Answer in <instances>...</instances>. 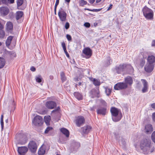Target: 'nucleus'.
I'll return each instance as SVG.
<instances>
[{"instance_id":"obj_51","label":"nucleus","mask_w":155,"mask_h":155,"mask_svg":"<svg viewBox=\"0 0 155 155\" xmlns=\"http://www.w3.org/2000/svg\"><path fill=\"white\" fill-rule=\"evenodd\" d=\"M0 123L1 126L2 130H3L4 128V122L3 120H0Z\"/></svg>"},{"instance_id":"obj_54","label":"nucleus","mask_w":155,"mask_h":155,"mask_svg":"<svg viewBox=\"0 0 155 155\" xmlns=\"http://www.w3.org/2000/svg\"><path fill=\"white\" fill-rule=\"evenodd\" d=\"M64 51L65 53V54L66 56L67 57H68V58H69V55L68 54V52H67L66 49L65 50H64Z\"/></svg>"},{"instance_id":"obj_1","label":"nucleus","mask_w":155,"mask_h":155,"mask_svg":"<svg viewBox=\"0 0 155 155\" xmlns=\"http://www.w3.org/2000/svg\"><path fill=\"white\" fill-rule=\"evenodd\" d=\"M140 147L142 153L145 155L153 152L154 147L151 144V140L149 139H143L140 142Z\"/></svg>"},{"instance_id":"obj_20","label":"nucleus","mask_w":155,"mask_h":155,"mask_svg":"<svg viewBox=\"0 0 155 155\" xmlns=\"http://www.w3.org/2000/svg\"><path fill=\"white\" fill-rule=\"evenodd\" d=\"M154 66L153 64L148 63L144 67L145 70L147 72H151L153 70Z\"/></svg>"},{"instance_id":"obj_36","label":"nucleus","mask_w":155,"mask_h":155,"mask_svg":"<svg viewBox=\"0 0 155 155\" xmlns=\"http://www.w3.org/2000/svg\"><path fill=\"white\" fill-rule=\"evenodd\" d=\"M80 6L83 7L87 4V2L84 0H80L79 2Z\"/></svg>"},{"instance_id":"obj_25","label":"nucleus","mask_w":155,"mask_h":155,"mask_svg":"<svg viewBox=\"0 0 155 155\" xmlns=\"http://www.w3.org/2000/svg\"><path fill=\"white\" fill-rule=\"evenodd\" d=\"M74 96L78 100H82L83 99V95L82 94L78 92H74Z\"/></svg>"},{"instance_id":"obj_21","label":"nucleus","mask_w":155,"mask_h":155,"mask_svg":"<svg viewBox=\"0 0 155 155\" xmlns=\"http://www.w3.org/2000/svg\"><path fill=\"white\" fill-rule=\"evenodd\" d=\"M19 140V143L21 144H24L27 141V138L26 135H22L20 137Z\"/></svg>"},{"instance_id":"obj_19","label":"nucleus","mask_w":155,"mask_h":155,"mask_svg":"<svg viewBox=\"0 0 155 155\" xmlns=\"http://www.w3.org/2000/svg\"><path fill=\"white\" fill-rule=\"evenodd\" d=\"M124 83H126V84L128 86H131L133 83V79L132 77L128 76L124 78Z\"/></svg>"},{"instance_id":"obj_7","label":"nucleus","mask_w":155,"mask_h":155,"mask_svg":"<svg viewBox=\"0 0 155 155\" xmlns=\"http://www.w3.org/2000/svg\"><path fill=\"white\" fill-rule=\"evenodd\" d=\"M126 64H123L118 66H116L114 69L116 72L118 74H120L122 72L126 71Z\"/></svg>"},{"instance_id":"obj_22","label":"nucleus","mask_w":155,"mask_h":155,"mask_svg":"<svg viewBox=\"0 0 155 155\" xmlns=\"http://www.w3.org/2000/svg\"><path fill=\"white\" fill-rule=\"evenodd\" d=\"M6 30L7 31L11 33H12L13 28V25L12 23L11 22H8L6 24Z\"/></svg>"},{"instance_id":"obj_46","label":"nucleus","mask_w":155,"mask_h":155,"mask_svg":"<svg viewBox=\"0 0 155 155\" xmlns=\"http://www.w3.org/2000/svg\"><path fill=\"white\" fill-rule=\"evenodd\" d=\"M60 108L59 107H58L57 108H56L54 110H53L52 111L51 113H55L56 112H58L60 110Z\"/></svg>"},{"instance_id":"obj_28","label":"nucleus","mask_w":155,"mask_h":155,"mask_svg":"<svg viewBox=\"0 0 155 155\" xmlns=\"http://www.w3.org/2000/svg\"><path fill=\"white\" fill-rule=\"evenodd\" d=\"M44 118L46 124L48 126H49L50 125V122L51 120V117L49 116H45V117Z\"/></svg>"},{"instance_id":"obj_3","label":"nucleus","mask_w":155,"mask_h":155,"mask_svg":"<svg viewBox=\"0 0 155 155\" xmlns=\"http://www.w3.org/2000/svg\"><path fill=\"white\" fill-rule=\"evenodd\" d=\"M142 11L143 15L146 19L148 20L153 19L154 12L151 9L145 6L143 8Z\"/></svg>"},{"instance_id":"obj_44","label":"nucleus","mask_w":155,"mask_h":155,"mask_svg":"<svg viewBox=\"0 0 155 155\" xmlns=\"http://www.w3.org/2000/svg\"><path fill=\"white\" fill-rule=\"evenodd\" d=\"M151 137L152 141L155 143V131H153L152 133Z\"/></svg>"},{"instance_id":"obj_50","label":"nucleus","mask_w":155,"mask_h":155,"mask_svg":"<svg viewBox=\"0 0 155 155\" xmlns=\"http://www.w3.org/2000/svg\"><path fill=\"white\" fill-rule=\"evenodd\" d=\"M84 26L87 28H89L91 26L90 24L88 22H86L84 24Z\"/></svg>"},{"instance_id":"obj_4","label":"nucleus","mask_w":155,"mask_h":155,"mask_svg":"<svg viewBox=\"0 0 155 155\" xmlns=\"http://www.w3.org/2000/svg\"><path fill=\"white\" fill-rule=\"evenodd\" d=\"M89 96L91 98L95 97L99 98L101 97L99 87L96 88H93L89 91Z\"/></svg>"},{"instance_id":"obj_18","label":"nucleus","mask_w":155,"mask_h":155,"mask_svg":"<svg viewBox=\"0 0 155 155\" xmlns=\"http://www.w3.org/2000/svg\"><path fill=\"white\" fill-rule=\"evenodd\" d=\"M91 127L89 125L85 126L81 128L83 134H87L91 130Z\"/></svg>"},{"instance_id":"obj_45","label":"nucleus","mask_w":155,"mask_h":155,"mask_svg":"<svg viewBox=\"0 0 155 155\" xmlns=\"http://www.w3.org/2000/svg\"><path fill=\"white\" fill-rule=\"evenodd\" d=\"M10 54L11 57H15L16 56L15 53L14 51H11L10 52Z\"/></svg>"},{"instance_id":"obj_55","label":"nucleus","mask_w":155,"mask_h":155,"mask_svg":"<svg viewBox=\"0 0 155 155\" xmlns=\"http://www.w3.org/2000/svg\"><path fill=\"white\" fill-rule=\"evenodd\" d=\"M152 119L153 121L155 122V113H153L152 114Z\"/></svg>"},{"instance_id":"obj_29","label":"nucleus","mask_w":155,"mask_h":155,"mask_svg":"<svg viewBox=\"0 0 155 155\" xmlns=\"http://www.w3.org/2000/svg\"><path fill=\"white\" fill-rule=\"evenodd\" d=\"M126 71L133 72L134 71V68L130 64H126Z\"/></svg>"},{"instance_id":"obj_41","label":"nucleus","mask_w":155,"mask_h":155,"mask_svg":"<svg viewBox=\"0 0 155 155\" xmlns=\"http://www.w3.org/2000/svg\"><path fill=\"white\" fill-rule=\"evenodd\" d=\"M148 3L150 5H153L155 9V0H149Z\"/></svg>"},{"instance_id":"obj_2","label":"nucleus","mask_w":155,"mask_h":155,"mask_svg":"<svg viewBox=\"0 0 155 155\" xmlns=\"http://www.w3.org/2000/svg\"><path fill=\"white\" fill-rule=\"evenodd\" d=\"M110 111L112 120L115 122L120 121L122 117V114L120 110L114 107L111 108Z\"/></svg>"},{"instance_id":"obj_40","label":"nucleus","mask_w":155,"mask_h":155,"mask_svg":"<svg viewBox=\"0 0 155 155\" xmlns=\"http://www.w3.org/2000/svg\"><path fill=\"white\" fill-rule=\"evenodd\" d=\"M36 81L38 83H41L42 81V78L41 76L39 75L35 78Z\"/></svg>"},{"instance_id":"obj_15","label":"nucleus","mask_w":155,"mask_h":155,"mask_svg":"<svg viewBox=\"0 0 155 155\" xmlns=\"http://www.w3.org/2000/svg\"><path fill=\"white\" fill-rule=\"evenodd\" d=\"M153 130L152 125L150 124H147L145 126L144 132L147 134H150Z\"/></svg>"},{"instance_id":"obj_11","label":"nucleus","mask_w":155,"mask_h":155,"mask_svg":"<svg viewBox=\"0 0 155 155\" xmlns=\"http://www.w3.org/2000/svg\"><path fill=\"white\" fill-rule=\"evenodd\" d=\"M82 53L85 55L86 58H89L92 55V51L89 47H86L83 49Z\"/></svg>"},{"instance_id":"obj_64","label":"nucleus","mask_w":155,"mask_h":155,"mask_svg":"<svg viewBox=\"0 0 155 155\" xmlns=\"http://www.w3.org/2000/svg\"><path fill=\"white\" fill-rule=\"evenodd\" d=\"M95 106H93L92 107H91L90 108L91 110V111H94V109H95Z\"/></svg>"},{"instance_id":"obj_8","label":"nucleus","mask_w":155,"mask_h":155,"mask_svg":"<svg viewBox=\"0 0 155 155\" xmlns=\"http://www.w3.org/2000/svg\"><path fill=\"white\" fill-rule=\"evenodd\" d=\"M127 87V85L126 83L124 82H122L118 83L116 84L114 86V88L115 90H119L125 89Z\"/></svg>"},{"instance_id":"obj_37","label":"nucleus","mask_w":155,"mask_h":155,"mask_svg":"<svg viewBox=\"0 0 155 155\" xmlns=\"http://www.w3.org/2000/svg\"><path fill=\"white\" fill-rule=\"evenodd\" d=\"M99 101L101 104V105L103 106V107H106L107 106V103L106 101L102 99L99 100Z\"/></svg>"},{"instance_id":"obj_61","label":"nucleus","mask_w":155,"mask_h":155,"mask_svg":"<svg viewBox=\"0 0 155 155\" xmlns=\"http://www.w3.org/2000/svg\"><path fill=\"white\" fill-rule=\"evenodd\" d=\"M2 3L4 4H6L7 3L6 0H1Z\"/></svg>"},{"instance_id":"obj_47","label":"nucleus","mask_w":155,"mask_h":155,"mask_svg":"<svg viewBox=\"0 0 155 155\" xmlns=\"http://www.w3.org/2000/svg\"><path fill=\"white\" fill-rule=\"evenodd\" d=\"M70 27V24L68 22H67L65 24L64 26V27L66 29H68Z\"/></svg>"},{"instance_id":"obj_48","label":"nucleus","mask_w":155,"mask_h":155,"mask_svg":"<svg viewBox=\"0 0 155 155\" xmlns=\"http://www.w3.org/2000/svg\"><path fill=\"white\" fill-rule=\"evenodd\" d=\"M61 45H62V46L63 49L64 51L66 49V48L65 44L64 42H62V43Z\"/></svg>"},{"instance_id":"obj_43","label":"nucleus","mask_w":155,"mask_h":155,"mask_svg":"<svg viewBox=\"0 0 155 155\" xmlns=\"http://www.w3.org/2000/svg\"><path fill=\"white\" fill-rule=\"evenodd\" d=\"M5 36V32L2 30H0V38H3Z\"/></svg>"},{"instance_id":"obj_60","label":"nucleus","mask_w":155,"mask_h":155,"mask_svg":"<svg viewBox=\"0 0 155 155\" xmlns=\"http://www.w3.org/2000/svg\"><path fill=\"white\" fill-rule=\"evenodd\" d=\"M151 106L152 108L155 109V103H153L151 104Z\"/></svg>"},{"instance_id":"obj_35","label":"nucleus","mask_w":155,"mask_h":155,"mask_svg":"<svg viewBox=\"0 0 155 155\" xmlns=\"http://www.w3.org/2000/svg\"><path fill=\"white\" fill-rule=\"evenodd\" d=\"M81 146L80 143L78 142H75L74 144V149L77 150Z\"/></svg>"},{"instance_id":"obj_17","label":"nucleus","mask_w":155,"mask_h":155,"mask_svg":"<svg viewBox=\"0 0 155 155\" xmlns=\"http://www.w3.org/2000/svg\"><path fill=\"white\" fill-rule=\"evenodd\" d=\"M9 12V10L8 7H0V13L4 16L7 15Z\"/></svg>"},{"instance_id":"obj_52","label":"nucleus","mask_w":155,"mask_h":155,"mask_svg":"<svg viewBox=\"0 0 155 155\" xmlns=\"http://www.w3.org/2000/svg\"><path fill=\"white\" fill-rule=\"evenodd\" d=\"M102 9V8L98 9H92V12H99V11H101Z\"/></svg>"},{"instance_id":"obj_39","label":"nucleus","mask_w":155,"mask_h":155,"mask_svg":"<svg viewBox=\"0 0 155 155\" xmlns=\"http://www.w3.org/2000/svg\"><path fill=\"white\" fill-rule=\"evenodd\" d=\"M145 64V60L144 58H142L140 61V65L142 68L143 67Z\"/></svg>"},{"instance_id":"obj_56","label":"nucleus","mask_w":155,"mask_h":155,"mask_svg":"<svg viewBox=\"0 0 155 155\" xmlns=\"http://www.w3.org/2000/svg\"><path fill=\"white\" fill-rule=\"evenodd\" d=\"M151 46L152 47H155V40H153L152 41L151 44Z\"/></svg>"},{"instance_id":"obj_63","label":"nucleus","mask_w":155,"mask_h":155,"mask_svg":"<svg viewBox=\"0 0 155 155\" xmlns=\"http://www.w3.org/2000/svg\"><path fill=\"white\" fill-rule=\"evenodd\" d=\"M8 1L10 3H13L14 2V0H8Z\"/></svg>"},{"instance_id":"obj_42","label":"nucleus","mask_w":155,"mask_h":155,"mask_svg":"<svg viewBox=\"0 0 155 155\" xmlns=\"http://www.w3.org/2000/svg\"><path fill=\"white\" fill-rule=\"evenodd\" d=\"M53 129V128L51 127H48L45 129V134H47L49 131Z\"/></svg>"},{"instance_id":"obj_34","label":"nucleus","mask_w":155,"mask_h":155,"mask_svg":"<svg viewBox=\"0 0 155 155\" xmlns=\"http://www.w3.org/2000/svg\"><path fill=\"white\" fill-rule=\"evenodd\" d=\"M93 83L94 85L96 86H99L101 84V83L100 81L96 79H94Z\"/></svg>"},{"instance_id":"obj_6","label":"nucleus","mask_w":155,"mask_h":155,"mask_svg":"<svg viewBox=\"0 0 155 155\" xmlns=\"http://www.w3.org/2000/svg\"><path fill=\"white\" fill-rule=\"evenodd\" d=\"M32 123L34 125L36 126H41L43 123V118L40 116L36 115L33 119Z\"/></svg>"},{"instance_id":"obj_38","label":"nucleus","mask_w":155,"mask_h":155,"mask_svg":"<svg viewBox=\"0 0 155 155\" xmlns=\"http://www.w3.org/2000/svg\"><path fill=\"white\" fill-rule=\"evenodd\" d=\"M24 2V0H17V3L18 8L21 6Z\"/></svg>"},{"instance_id":"obj_32","label":"nucleus","mask_w":155,"mask_h":155,"mask_svg":"<svg viewBox=\"0 0 155 155\" xmlns=\"http://www.w3.org/2000/svg\"><path fill=\"white\" fill-rule=\"evenodd\" d=\"M5 64V60L3 58L0 57V69L4 66Z\"/></svg>"},{"instance_id":"obj_23","label":"nucleus","mask_w":155,"mask_h":155,"mask_svg":"<svg viewBox=\"0 0 155 155\" xmlns=\"http://www.w3.org/2000/svg\"><path fill=\"white\" fill-rule=\"evenodd\" d=\"M61 133L64 134L66 137H68L69 135V132L68 130L64 128H62L60 129Z\"/></svg>"},{"instance_id":"obj_5","label":"nucleus","mask_w":155,"mask_h":155,"mask_svg":"<svg viewBox=\"0 0 155 155\" xmlns=\"http://www.w3.org/2000/svg\"><path fill=\"white\" fill-rule=\"evenodd\" d=\"M58 15L61 21L64 22L66 21L67 14L62 8L59 9Z\"/></svg>"},{"instance_id":"obj_16","label":"nucleus","mask_w":155,"mask_h":155,"mask_svg":"<svg viewBox=\"0 0 155 155\" xmlns=\"http://www.w3.org/2000/svg\"><path fill=\"white\" fill-rule=\"evenodd\" d=\"M141 81L142 82L143 85V87L142 90V92L143 93H144L147 92L148 90V82L145 79H142Z\"/></svg>"},{"instance_id":"obj_14","label":"nucleus","mask_w":155,"mask_h":155,"mask_svg":"<svg viewBox=\"0 0 155 155\" xmlns=\"http://www.w3.org/2000/svg\"><path fill=\"white\" fill-rule=\"evenodd\" d=\"M106 107H102L99 106L97 110V114L104 115L106 113Z\"/></svg>"},{"instance_id":"obj_13","label":"nucleus","mask_w":155,"mask_h":155,"mask_svg":"<svg viewBox=\"0 0 155 155\" xmlns=\"http://www.w3.org/2000/svg\"><path fill=\"white\" fill-rule=\"evenodd\" d=\"M57 105L56 103L52 101H49L46 102L45 104L46 107L48 109H52L55 107Z\"/></svg>"},{"instance_id":"obj_33","label":"nucleus","mask_w":155,"mask_h":155,"mask_svg":"<svg viewBox=\"0 0 155 155\" xmlns=\"http://www.w3.org/2000/svg\"><path fill=\"white\" fill-rule=\"evenodd\" d=\"M61 79L62 82H64L66 80V78L65 75V74L63 72H61L60 73Z\"/></svg>"},{"instance_id":"obj_9","label":"nucleus","mask_w":155,"mask_h":155,"mask_svg":"<svg viewBox=\"0 0 155 155\" xmlns=\"http://www.w3.org/2000/svg\"><path fill=\"white\" fill-rule=\"evenodd\" d=\"M28 148L32 153L35 152L37 148V146L36 142L33 141H30L28 145Z\"/></svg>"},{"instance_id":"obj_26","label":"nucleus","mask_w":155,"mask_h":155,"mask_svg":"<svg viewBox=\"0 0 155 155\" xmlns=\"http://www.w3.org/2000/svg\"><path fill=\"white\" fill-rule=\"evenodd\" d=\"M23 12L21 11H18L16 13L15 18L17 20L20 19L23 15Z\"/></svg>"},{"instance_id":"obj_57","label":"nucleus","mask_w":155,"mask_h":155,"mask_svg":"<svg viewBox=\"0 0 155 155\" xmlns=\"http://www.w3.org/2000/svg\"><path fill=\"white\" fill-rule=\"evenodd\" d=\"M30 70L32 71H35L36 70L34 66H32L30 68Z\"/></svg>"},{"instance_id":"obj_27","label":"nucleus","mask_w":155,"mask_h":155,"mask_svg":"<svg viewBox=\"0 0 155 155\" xmlns=\"http://www.w3.org/2000/svg\"><path fill=\"white\" fill-rule=\"evenodd\" d=\"M13 38V36H9L7 38L5 42V45L7 47L10 46Z\"/></svg>"},{"instance_id":"obj_30","label":"nucleus","mask_w":155,"mask_h":155,"mask_svg":"<svg viewBox=\"0 0 155 155\" xmlns=\"http://www.w3.org/2000/svg\"><path fill=\"white\" fill-rule=\"evenodd\" d=\"M45 152V149L41 147L39 148V150L38 151V154L39 155H44Z\"/></svg>"},{"instance_id":"obj_49","label":"nucleus","mask_w":155,"mask_h":155,"mask_svg":"<svg viewBox=\"0 0 155 155\" xmlns=\"http://www.w3.org/2000/svg\"><path fill=\"white\" fill-rule=\"evenodd\" d=\"M66 38L68 41H71L72 39V38L71 36L68 34H67L66 35Z\"/></svg>"},{"instance_id":"obj_31","label":"nucleus","mask_w":155,"mask_h":155,"mask_svg":"<svg viewBox=\"0 0 155 155\" xmlns=\"http://www.w3.org/2000/svg\"><path fill=\"white\" fill-rule=\"evenodd\" d=\"M105 92L107 95L109 96L111 92V89L108 87H104Z\"/></svg>"},{"instance_id":"obj_58","label":"nucleus","mask_w":155,"mask_h":155,"mask_svg":"<svg viewBox=\"0 0 155 155\" xmlns=\"http://www.w3.org/2000/svg\"><path fill=\"white\" fill-rule=\"evenodd\" d=\"M113 5L112 4H110L109 7H108V9H107V11H109L112 7Z\"/></svg>"},{"instance_id":"obj_24","label":"nucleus","mask_w":155,"mask_h":155,"mask_svg":"<svg viewBox=\"0 0 155 155\" xmlns=\"http://www.w3.org/2000/svg\"><path fill=\"white\" fill-rule=\"evenodd\" d=\"M147 61L149 64H153L155 62V57L152 55L149 56L147 58Z\"/></svg>"},{"instance_id":"obj_59","label":"nucleus","mask_w":155,"mask_h":155,"mask_svg":"<svg viewBox=\"0 0 155 155\" xmlns=\"http://www.w3.org/2000/svg\"><path fill=\"white\" fill-rule=\"evenodd\" d=\"M88 1L90 4H92L95 2V0H88Z\"/></svg>"},{"instance_id":"obj_53","label":"nucleus","mask_w":155,"mask_h":155,"mask_svg":"<svg viewBox=\"0 0 155 155\" xmlns=\"http://www.w3.org/2000/svg\"><path fill=\"white\" fill-rule=\"evenodd\" d=\"M4 28V25L2 24L1 21H0V30H2Z\"/></svg>"},{"instance_id":"obj_62","label":"nucleus","mask_w":155,"mask_h":155,"mask_svg":"<svg viewBox=\"0 0 155 155\" xmlns=\"http://www.w3.org/2000/svg\"><path fill=\"white\" fill-rule=\"evenodd\" d=\"M152 88L153 89L155 90V82L154 83H153V84L152 85Z\"/></svg>"},{"instance_id":"obj_12","label":"nucleus","mask_w":155,"mask_h":155,"mask_svg":"<svg viewBox=\"0 0 155 155\" xmlns=\"http://www.w3.org/2000/svg\"><path fill=\"white\" fill-rule=\"evenodd\" d=\"M27 147L21 146L18 147L17 151L20 155H25L28 151Z\"/></svg>"},{"instance_id":"obj_10","label":"nucleus","mask_w":155,"mask_h":155,"mask_svg":"<svg viewBox=\"0 0 155 155\" xmlns=\"http://www.w3.org/2000/svg\"><path fill=\"white\" fill-rule=\"evenodd\" d=\"M75 123L77 127H80L85 123V119L82 116H78L76 118Z\"/></svg>"}]
</instances>
